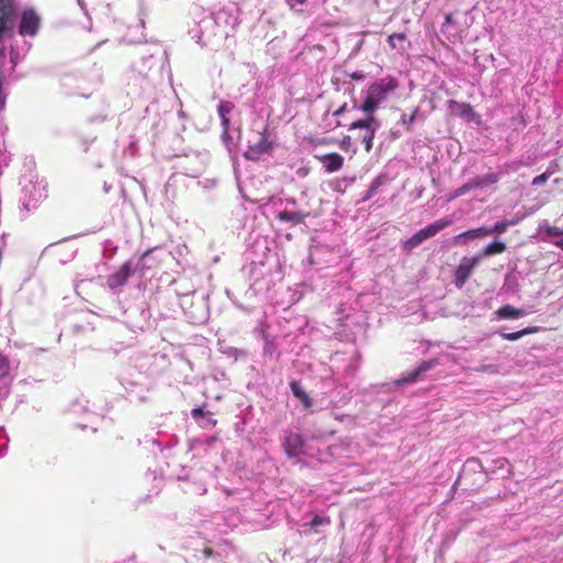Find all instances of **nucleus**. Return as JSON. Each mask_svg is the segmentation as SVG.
Masks as SVG:
<instances>
[{
  "mask_svg": "<svg viewBox=\"0 0 563 563\" xmlns=\"http://www.w3.org/2000/svg\"><path fill=\"white\" fill-rule=\"evenodd\" d=\"M397 87V80L393 77H387L371 84L366 90V97L360 109L367 114V118L351 123V129L365 130L362 144L366 152H371L373 147V140L379 125L374 117V112L378 109L379 104L386 100L388 95L396 90Z\"/></svg>",
  "mask_w": 563,
  "mask_h": 563,
  "instance_id": "f257e3e1",
  "label": "nucleus"
},
{
  "mask_svg": "<svg viewBox=\"0 0 563 563\" xmlns=\"http://www.w3.org/2000/svg\"><path fill=\"white\" fill-rule=\"evenodd\" d=\"M482 260V255H476L473 257H463L455 269L454 273V282L457 288H462L466 282L470 279L474 268L479 264Z\"/></svg>",
  "mask_w": 563,
  "mask_h": 563,
  "instance_id": "f03ea898",
  "label": "nucleus"
},
{
  "mask_svg": "<svg viewBox=\"0 0 563 563\" xmlns=\"http://www.w3.org/2000/svg\"><path fill=\"white\" fill-rule=\"evenodd\" d=\"M40 25V18L34 10H26L22 13L20 23L21 35H35Z\"/></svg>",
  "mask_w": 563,
  "mask_h": 563,
  "instance_id": "7ed1b4c3",
  "label": "nucleus"
},
{
  "mask_svg": "<svg viewBox=\"0 0 563 563\" xmlns=\"http://www.w3.org/2000/svg\"><path fill=\"white\" fill-rule=\"evenodd\" d=\"M131 262H125L120 268L108 277L107 284L111 289L124 286L132 275Z\"/></svg>",
  "mask_w": 563,
  "mask_h": 563,
  "instance_id": "20e7f679",
  "label": "nucleus"
},
{
  "mask_svg": "<svg viewBox=\"0 0 563 563\" xmlns=\"http://www.w3.org/2000/svg\"><path fill=\"white\" fill-rule=\"evenodd\" d=\"M305 440L299 433L288 434L283 443L288 457L299 456L303 452Z\"/></svg>",
  "mask_w": 563,
  "mask_h": 563,
  "instance_id": "39448f33",
  "label": "nucleus"
},
{
  "mask_svg": "<svg viewBox=\"0 0 563 563\" xmlns=\"http://www.w3.org/2000/svg\"><path fill=\"white\" fill-rule=\"evenodd\" d=\"M435 365V361H423L417 368L406 374L402 378L396 382L397 385L411 384L417 382L420 376L430 371Z\"/></svg>",
  "mask_w": 563,
  "mask_h": 563,
  "instance_id": "423d86ee",
  "label": "nucleus"
},
{
  "mask_svg": "<svg viewBox=\"0 0 563 563\" xmlns=\"http://www.w3.org/2000/svg\"><path fill=\"white\" fill-rule=\"evenodd\" d=\"M317 158L323 164L327 173H334L343 167L344 158L338 153H328Z\"/></svg>",
  "mask_w": 563,
  "mask_h": 563,
  "instance_id": "0eeeda50",
  "label": "nucleus"
},
{
  "mask_svg": "<svg viewBox=\"0 0 563 563\" xmlns=\"http://www.w3.org/2000/svg\"><path fill=\"white\" fill-rule=\"evenodd\" d=\"M387 43L390 49H396L398 52H405L410 43L407 41V35L405 33H393L388 36Z\"/></svg>",
  "mask_w": 563,
  "mask_h": 563,
  "instance_id": "6e6552de",
  "label": "nucleus"
},
{
  "mask_svg": "<svg viewBox=\"0 0 563 563\" xmlns=\"http://www.w3.org/2000/svg\"><path fill=\"white\" fill-rule=\"evenodd\" d=\"M452 224V220L450 218H443L434 221L428 227L423 228L422 231L428 236V239L435 236L440 231Z\"/></svg>",
  "mask_w": 563,
  "mask_h": 563,
  "instance_id": "1a4fd4ad",
  "label": "nucleus"
},
{
  "mask_svg": "<svg viewBox=\"0 0 563 563\" xmlns=\"http://www.w3.org/2000/svg\"><path fill=\"white\" fill-rule=\"evenodd\" d=\"M499 319H517L526 314V311L520 308H515L511 305L501 306L496 312Z\"/></svg>",
  "mask_w": 563,
  "mask_h": 563,
  "instance_id": "9d476101",
  "label": "nucleus"
},
{
  "mask_svg": "<svg viewBox=\"0 0 563 563\" xmlns=\"http://www.w3.org/2000/svg\"><path fill=\"white\" fill-rule=\"evenodd\" d=\"M490 235V230L486 227L472 229L468 231H465L456 236L453 238L454 243H461L464 239H478L482 236Z\"/></svg>",
  "mask_w": 563,
  "mask_h": 563,
  "instance_id": "9b49d317",
  "label": "nucleus"
},
{
  "mask_svg": "<svg viewBox=\"0 0 563 563\" xmlns=\"http://www.w3.org/2000/svg\"><path fill=\"white\" fill-rule=\"evenodd\" d=\"M307 214L301 212L283 210L277 214V218L282 222H290L292 224H300L305 221Z\"/></svg>",
  "mask_w": 563,
  "mask_h": 563,
  "instance_id": "f8f14e48",
  "label": "nucleus"
},
{
  "mask_svg": "<svg viewBox=\"0 0 563 563\" xmlns=\"http://www.w3.org/2000/svg\"><path fill=\"white\" fill-rule=\"evenodd\" d=\"M12 14L9 0H0V35L8 29V19Z\"/></svg>",
  "mask_w": 563,
  "mask_h": 563,
  "instance_id": "ddd939ff",
  "label": "nucleus"
},
{
  "mask_svg": "<svg viewBox=\"0 0 563 563\" xmlns=\"http://www.w3.org/2000/svg\"><path fill=\"white\" fill-rule=\"evenodd\" d=\"M290 389L296 398H298L306 408L311 407L312 400L309 395L301 388L300 384L296 380L290 383Z\"/></svg>",
  "mask_w": 563,
  "mask_h": 563,
  "instance_id": "4468645a",
  "label": "nucleus"
},
{
  "mask_svg": "<svg viewBox=\"0 0 563 563\" xmlns=\"http://www.w3.org/2000/svg\"><path fill=\"white\" fill-rule=\"evenodd\" d=\"M426 240H428V236L424 234V232L421 229L418 232H416L410 239H408L406 242H404L402 247L406 251L410 252L411 250H413L415 247L420 245Z\"/></svg>",
  "mask_w": 563,
  "mask_h": 563,
  "instance_id": "2eb2a0df",
  "label": "nucleus"
},
{
  "mask_svg": "<svg viewBox=\"0 0 563 563\" xmlns=\"http://www.w3.org/2000/svg\"><path fill=\"white\" fill-rule=\"evenodd\" d=\"M231 109H232V104L228 101H222L218 106V113L221 118V123H222L224 132H227L229 129L230 121H229L228 114L230 113Z\"/></svg>",
  "mask_w": 563,
  "mask_h": 563,
  "instance_id": "dca6fc26",
  "label": "nucleus"
},
{
  "mask_svg": "<svg viewBox=\"0 0 563 563\" xmlns=\"http://www.w3.org/2000/svg\"><path fill=\"white\" fill-rule=\"evenodd\" d=\"M539 331V327H528L517 332H510V333H501V338L507 341H516L522 338L527 334L537 333Z\"/></svg>",
  "mask_w": 563,
  "mask_h": 563,
  "instance_id": "f3484780",
  "label": "nucleus"
},
{
  "mask_svg": "<svg viewBox=\"0 0 563 563\" xmlns=\"http://www.w3.org/2000/svg\"><path fill=\"white\" fill-rule=\"evenodd\" d=\"M477 188L495 185L499 181V175L496 173H488L484 176L474 177Z\"/></svg>",
  "mask_w": 563,
  "mask_h": 563,
  "instance_id": "a211bd4d",
  "label": "nucleus"
},
{
  "mask_svg": "<svg viewBox=\"0 0 563 563\" xmlns=\"http://www.w3.org/2000/svg\"><path fill=\"white\" fill-rule=\"evenodd\" d=\"M506 251V244L500 241L493 242L484 247L479 255L483 256H492L496 254H500Z\"/></svg>",
  "mask_w": 563,
  "mask_h": 563,
  "instance_id": "6ab92c4d",
  "label": "nucleus"
},
{
  "mask_svg": "<svg viewBox=\"0 0 563 563\" xmlns=\"http://www.w3.org/2000/svg\"><path fill=\"white\" fill-rule=\"evenodd\" d=\"M476 188H477L476 183H475L474 178H472L467 183H465L464 185H462L461 187L455 189L451 194L449 200H454L461 196L466 195L467 192H470L471 190L476 189Z\"/></svg>",
  "mask_w": 563,
  "mask_h": 563,
  "instance_id": "aec40b11",
  "label": "nucleus"
},
{
  "mask_svg": "<svg viewBox=\"0 0 563 563\" xmlns=\"http://www.w3.org/2000/svg\"><path fill=\"white\" fill-rule=\"evenodd\" d=\"M11 374V362L7 355L0 352V379H7Z\"/></svg>",
  "mask_w": 563,
  "mask_h": 563,
  "instance_id": "412c9836",
  "label": "nucleus"
},
{
  "mask_svg": "<svg viewBox=\"0 0 563 563\" xmlns=\"http://www.w3.org/2000/svg\"><path fill=\"white\" fill-rule=\"evenodd\" d=\"M451 107H456L459 109V114L462 117H470L474 114L473 107L468 103H460L456 101L450 102Z\"/></svg>",
  "mask_w": 563,
  "mask_h": 563,
  "instance_id": "4be33fe9",
  "label": "nucleus"
},
{
  "mask_svg": "<svg viewBox=\"0 0 563 563\" xmlns=\"http://www.w3.org/2000/svg\"><path fill=\"white\" fill-rule=\"evenodd\" d=\"M151 250L144 252L137 263V265L135 266V271L139 272L142 276L145 275L146 271L148 269H152L153 266L152 265H147L145 263V260L146 257L151 254Z\"/></svg>",
  "mask_w": 563,
  "mask_h": 563,
  "instance_id": "5701e85b",
  "label": "nucleus"
},
{
  "mask_svg": "<svg viewBox=\"0 0 563 563\" xmlns=\"http://www.w3.org/2000/svg\"><path fill=\"white\" fill-rule=\"evenodd\" d=\"M510 224H512V222L500 221L497 222L493 228H488V230H490V235L493 233H504Z\"/></svg>",
  "mask_w": 563,
  "mask_h": 563,
  "instance_id": "b1692460",
  "label": "nucleus"
},
{
  "mask_svg": "<svg viewBox=\"0 0 563 563\" xmlns=\"http://www.w3.org/2000/svg\"><path fill=\"white\" fill-rule=\"evenodd\" d=\"M329 523H330V519L328 517H321V516L316 515L309 525L311 528H317L319 526L329 525Z\"/></svg>",
  "mask_w": 563,
  "mask_h": 563,
  "instance_id": "393cba45",
  "label": "nucleus"
},
{
  "mask_svg": "<svg viewBox=\"0 0 563 563\" xmlns=\"http://www.w3.org/2000/svg\"><path fill=\"white\" fill-rule=\"evenodd\" d=\"M545 233L551 236H560L563 235V224L560 227H548L545 228Z\"/></svg>",
  "mask_w": 563,
  "mask_h": 563,
  "instance_id": "a878e982",
  "label": "nucleus"
},
{
  "mask_svg": "<svg viewBox=\"0 0 563 563\" xmlns=\"http://www.w3.org/2000/svg\"><path fill=\"white\" fill-rule=\"evenodd\" d=\"M476 371L479 373H497L498 368L494 364H486V365L479 366L478 368H476Z\"/></svg>",
  "mask_w": 563,
  "mask_h": 563,
  "instance_id": "bb28decb",
  "label": "nucleus"
},
{
  "mask_svg": "<svg viewBox=\"0 0 563 563\" xmlns=\"http://www.w3.org/2000/svg\"><path fill=\"white\" fill-rule=\"evenodd\" d=\"M352 142V137L350 135H346L342 139L341 143H340V147L344 151H349L350 147H351V143Z\"/></svg>",
  "mask_w": 563,
  "mask_h": 563,
  "instance_id": "cd10ccee",
  "label": "nucleus"
},
{
  "mask_svg": "<svg viewBox=\"0 0 563 563\" xmlns=\"http://www.w3.org/2000/svg\"><path fill=\"white\" fill-rule=\"evenodd\" d=\"M549 176L544 173L533 178L532 185L538 186L542 185L548 180Z\"/></svg>",
  "mask_w": 563,
  "mask_h": 563,
  "instance_id": "c85d7f7f",
  "label": "nucleus"
},
{
  "mask_svg": "<svg viewBox=\"0 0 563 563\" xmlns=\"http://www.w3.org/2000/svg\"><path fill=\"white\" fill-rule=\"evenodd\" d=\"M349 77L353 80H363L365 75L361 71H353L349 74Z\"/></svg>",
  "mask_w": 563,
  "mask_h": 563,
  "instance_id": "c756f323",
  "label": "nucleus"
},
{
  "mask_svg": "<svg viewBox=\"0 0 563 563\" xmlns=\"http://www.w3.org/2000/svg\"><path fill=\"white\" fill-rule=\"evenodd\" d=\"M205 412H203V409L200 408V407H197V408H194L191 410V416L195 418V419H198V418H201L203 417Z\"/></svg>",
  "mask_w": 563,
  "mask_h": 563,
  "instance_id": "7c9ffc66",
  "label": "nucleus"
},
{
  "mask_svg": "<svg viewBox=\"0 0 563 563\" xmlns=\"http://www.w3.org/2000/svg\"><path fill=\"white\" fill-rule=\"evenodd\" d=\"M10 1V4H11V8H12V14L9 16L8 19V26L12 23L13 21V18L15 15V7H14V1L13 0H9Z\"/></svg>",
  "mask_w": 563,
  "mask_h": 563,
  "instance_id": "2f4dec72",
  "label": "nucleus"
},
{
  "mask_svg": "<svg viewBox=\"0 0 563 563\" xmlns=\"http://www.w3.org/2000/svg\"><path fill=\"white\" fill-rule=\"evenodd\" d=\"M345 111H346V103H343L340 108H338V109L333 112V115H334V117H339V115L343 114Z\"/></svg>",
  "mask_w": 563,
  "mask_h": 563,
  "instance_id": "473e14b6",
  "label": "nucleus"
},
{
  "mask_svg": "<svg viewBox=\"0 0 563 563\" xmlns=\"http://www.w3.org/2000/svg\"><path fill=\"white\" fill-rule=\"evenodd\" d=\"M554 244L563 251V239L558 240Z\"/></svg>",
  "mask_w": 563,
  "mask_h": 563,
  "instance_id": "72a5a7b5",
  "label": "nucleus"
},
{
  "mask_svg": "<svg viewBox=\"0 0 563 563\" xmlns=\"http://www.w3.org/2000/svg\"><path fill=\"white\" fill-rule=\"evenodd\" d=\"M358 130H360V131L365 132V130H364V129H358ZM364 135H365V133H363V134H361V133H360V134L356 136V140H360V141L362 142V140H363V136H364Z\"/></svg>",
  "mask_w": 563,
  "mask_h": 563,
  "instance_id": "f704fd0d",
  "label": "nucleus"
},
{
  "mask_svg": "<svg viewBox=\"0 0 563 563\" xmlns=\"http://www.w3.org/2000/svg\"><path fill=\"white\" fill-rule=\"evenodd\" d=\"M451 20H452V15H451V14L446 15V18H445V24L450 23V22H451Z\"/></svg>",
  "mask_w": 563,
  "mask_h": 563,
  "instance_id": "c9c22d12",
  "label": "nucleus"
},
{
  "mask_svg": "<svg viewBox=\"0 0 563 563\" xmlns=\"http://www.w3.org/2000/svg\"><path fill=\"white\" fill-rule=\"evenodd\" d=\"M211 553H212V550H211V549H206V550H205V554H206L207 556L211 555Z\"/></svg>",
  "mask_w": 563,
  "mask_h": 563,
  "instance_id": "e433bc0d",
  "label": "nucleus"
},
{
  "mask_svg": "<svg viewBox=\"0 0 563 563\" xmlns=\"http://www.w3.org/2000/svg\"><path fill=\"white\" fill-rule=\"evenodd\" d=\"M307 0H295L296 3L298 4H303Z\"/></svg>",
  "mask_w": 563,
  "mask_h": 563,
  "instance_id": "4c0bfd02",
  "label": "nucleus"
}]
</instances>
